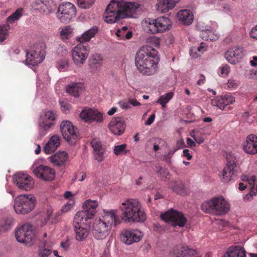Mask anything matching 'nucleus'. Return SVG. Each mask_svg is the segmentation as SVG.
<instances>
[{"mask_svg": "<svg viewBox=\"0 0 257 257\" xmlns=\"http://www.w3.org/2000/svg\"><path fill=\"white\" fill-rule=\"evenodd\" d=\"M139 7V5L135 2L111 0L104 13V20L107 23H114L120 19L133 18Z\"/></svg>", "mask_w": 257, "mask_h": 257, "instance_id": "1", "label": "nucleus"}, {"mask_svg": "<svg viewBox=\"0 0 257 257\" xmlns=\"http://www.w3.org/2000/svg\"><path fill=\"white\" fill-rule=\"evenodd\" d=\"M156 50L151 46H147L140 48L136 54L135 64L142 74L147 75L154 74L157 70V64L154 61Z\"/></svg>", "mask_w": 257, "mask_h": 257, "instance_id": "2", "label": "nucleus"}, {"mask_svg": "<svg viewBox=\"0 0 257 257\" xmlns=\"http://www.w3.org/2000/svg\"><path fill=\"white\" fill-rule=\"evenodd\" d=\"M116 211L111 210L105 211L101 217L96 220L93 226L92 233L95 238L98 240L105 239L110 233L113 223L116 226L120 221L116 216Z\"/></svg>", "mask_w": 257, "mask_h": 257, "instance_id": "3", "label": "nucleus"}, {"mask_svg": "<svg viewBox=\"0 0 257 257\" xmlns=\"http://www.w3.org/2000/svg\"><path fill=\"white\" fill-rule=\"evenodd\" d=\"M119 209L122 212L121 219L125 222H143L146 219L145 213L137 199L125 200L121 204Z\"/></svg>", "mask_w": 257, "mask_h": 257, "instance_id": "4", "label": "nucleus"}, {"mask_svg": "<svg viewBox=\"0 0 257 257\" xmlns=\"http://www.w3.org/2000/svg\"><path fill=\"white\" fill-rule=\"evenodd\" d=\"M201 209L206 213L221 215L228 212L229 206L222 196H219L203 202Z\"/></svg>", "mask_w": 257, "mask_h": 257, "instance_id": "5", "label": "nucleus"}, {"mask_svg": "<svg viewBox=\"0 0 257 257\" xmlns=\"http://www.w3.org/2000/svg\"><path fill=\"white\" fill-rule=\"evenodd\" d=\"M143 24L146 30L152 34H156L169 30L172 23L168 18L161 17L156 19L145 20Z\"/></svg>", "mask_w": 257, "mask_h": 257, "instance_id": "6", "label": "nucleus"}, {"mask_svg": "<svg viewBox=\"0 0 257 257\" xmlns=\"http://www.w3.org/2000/svg\"><path fill=\"white\" fill-rule=\"evenodd\" d=\"M36 204V198L33 195H21L16 198L14 207L17 213L26 214L34 209Z\"/></svg>", "mask_w": 257, "mask_h": 257, "instance_id": "7", "label": "nucleus"}, {"mask_svg": "<svg viewBox=\"0 0 257 257\" xmlns=\"http://www.w3.org/2000/svg\"><path fill=\"white\" fill-rule=\"evenodd\" d=\"M15 235L18 241L31 245L35 239V227L30 223H25L18 228Z\"/></svg>", "mask_w": 257, "mask_h": 257, "instance_id": "8", "label": "nucleus"}, {"mask_svg": "<svg viewBox=\"0 0 257 257\" xmlns=\"http://www.w3.org/2000/svg\"><path fill=\"white\" fill-rule=\"evenodd\" d=\"M98 206L96 201L90 200H86L83 205V210L78 211L75 214V221H87L93 218L96 212V207Z\"/></svg>", "mask_w": 257, "mask_h": 257, "instance_id": "9", "label": "nucleus"}, {"mask_svg": "<svg viewBox=\"0 0 257 257\" xmlns=\"http://www.w3.org/2000/svg\"><path fill=\"white\" fill-rule=\"evenodd\" d=\"M161 219L173 226L183 227L186 224L187 219L181 212L171 209L161 215Z\"/></svg>", "mask_w": 257, "mask_h": 257, "instance_id": "10", "label": "nucleus"}, {"mask_svg": "<svg viewBox=\"0 0 257 257\" xmlns=\"http://www.w3.org/2000/svg\"><path fill=\"white\" fill-rule=\"evenodd\" d=\"M76 15L75 6L69 2L59 5L57 11V18L62 23H68Z\"/></svg>", "mask_w": 257, "mask_h": 257, "instance_id": "11", "label": "nucleus"}, {"mask_svg": "<svg viewBox=\"0 0 257 257\" xmlns=\"http://www.w3.org/2000/svg\"><path fill=\"white\" fill-rule=\"evenodd\" d=\"M60 130L64 139L69 143L74 144L77 138L78 132L71 122L68 120L63 121L60 124Z\"/></svg>", "mask_w": 257, "mask_h": 257, "instance_id": "12", "label": "nucleus"}, {"mask_svg": "<svg viewBox=\"0 0 257 257\" xmlns=\"http://www.w3.org/2000/svg\"><path fill=\"white\" fill-rule=\"evenodd\" d=\"M89 52L87 46L82 43L74 47L71 51L72 60L74 64L78 66L83 64L88 56Z\"/></svg>", "mask_w": 257, "mask_h": 257, "instance_id": "13", "label": "nucleus"}, {"mask_svg": "<svg viewBox=\"0 0 257 257\" xmlns=\"http://www.w3.org/2000/svg\"><path fill=\"white\" fill-rule=\"evenodd\" d=\"M226 159L227 163L222 173V180L224 182H228L231 179H234L237 173L235 158L229 155L227 156Z\"/></svg>", "mask_w": 257, "mask_h": 257, "instance_id": "14", "label": "nucleus"}, {"mask_svg": "<svg viewBox=\"0 0 257 257\" xmlns=\"http://www.w3.org/2000/svg\"><path fill=\"white\" fill-rule=\"evenodd\" d=\"M13 182L20 189L26 191L30 190L34 186L32 178L28 174L18 173L13 177Z\"/></svg>", "mask_w": 257, "mask_h": 257, "instance_id": "15", "label": "nucleus"}, {"mask_svg": "<svg viewBox=\"0 0 257 257\" xmlns=\"http://www.w3.org/2000/svg\"><path fill=\"white\" fill-rule=\"evenodd\" d=\"M44 59V53L43 51H42L38 47H33L26 54V64L35 66L41 63Z\"/></svg>", "mask_w": 257, "mask_h": 257, "instance_id": "16", "label": "nucleus"}, {"mask_svg": "<svg viewBox=\"0 0 257 257\" xmlns=\"http://www.w3.org/2000/svg\"><path fill=\"white\" fill-rule=\"evenodd\" d=\"M143 235L142 232L138 229H127L122 232L120 239L126 244H131L139 241Z\"/></svg>", "mask_w": 257, "mask_h": 257, "instance_id": "17", "label": "nucleus"}, {"mask_svg": "<svg viewBox=\"0 0 257 257\" xmlns=\"http://www.w3.org/2000/svg\"><path fill=\"white\" fill-rule=\"evenodd\" d=\"M33 172L37 177L44 181H52L55 178V170L47 166L40 165L34 169Z\"/></svg>", "mask_w": 257, "mask_h": 257, "instance_id": "18", "label": "nucleus"}, {"mask_svg": "<svg viewBox=\"0 0 257 257\" xmlns=\"http://www.w3.org/2000/svg\"><path fill=\"white\" fill-rule=\"evenodd\" d=\"M87 221H75V216L74 218V226L76 233V240L82 241L85 239L89 234V227L87 225Z\"/></svg>", "mask_w": 257, "mask_h": 257, "instance_id": "19", "label": "nucleus"}, {"mask_svg": "<svg viewBox=\"0 0 257 257\" xmlns=\"http://www.w3.org/2000/svg\"><path fill=\"white\" fill-rule=\"evenodd\" d=\"M80 116L85 121L89 122L93 121L99 122L103 120L102 114L95 109L85 108L80 113Z\"/></svg>", "mask_w": 257, "mask_h": 257, "instance_id": "20", "label": "nucleus"}, {"mask_svg": "<svg viewBox=\"0 0 257 257\" xmlns=\"http://www.w3.org/2000/svg\"><path fill=\"white\" fill-rule=\"evenodd\" d=\"M235 98L231 95L226 94L216 97L211 101L212 105L216 106L221 110H224L226 106L233 103Z\"/></svg>", "mask_w": 257, "mask_h": 257, "instance_id": "21", "label": "nucleus"}, {"mask_svg": "<svg viewBox=\"0 0 257 257\" xmlns=\"http://www.w3.org/2000/svg\"><path fill=\"white\" fill-rule=\"evenodd\" d=\"M242 48L239 46H234L228 49L225 53V58L231 64L239 62L242 56Z\"/></svg>", "mask_w": 257, "mask_h": 257, "instance_id": "22", "label": "nucleus"}, {"mask_svg": "<svg viewBox=\"0 0 257 257\" xmlns=\"http://www.w3.org/2000/svg\"><path fill=\"white\" fill-rule=\"evenodd\" d=\"M110 131L115 135H121L125 130L124 121L120 117L113 118L109 124Z\"/></svg>", "mask_w": 257, "mask_h": 257, "instance_id": "23", "label": "nucleus"}, {"mask_svg": "<svg viewBox=\"0 0 257 257\" xmlns=\"http://www.w3.org/2000/svg\"><path fill=\"white\" fill-rule=\"evenodd\" d=\"M243 148L247 154L257 153V137L252 134L248 135L246 142L243 144Z\"/></svg>", "mask_w": 257, "mask_h": 257, "instance_id": "24", "label": "nucleus"}, {"mask_svg": "<svg viewBox=\"0 0 257 257\" xmlns=\"http://www.w3.org/2000/svg\"><path fill=\"white\" fill-rule=\"evenodd\" d=\"M172 253L173 257H194L196 251L188 246L181 245L174 249Z\"/></svg>", "mask_w": 257, "mask_h": 257, "instance_id": "25", "label": "nucleus"}, {"mask_svg": "<svg viewBox=\"0 0 257 257\" xmlns=\"http://www.w3.org/2000/svg\"><path fill=\"white\" fill-rule=\"evenodd\" d=\"M157 10L161 13H166L173 9L180 0H157Z\"/></svg>", "mask_w": 257, "mask_h": 257, "instance_id": "26", "label": "nucleus"}, {"mask_svg": "<svg viewBox=\"0 0 257 257\" xmlns=\"http://www.w3.org/2000/svg\"><path fill=\"white\" fill-rule=\"evenodd\" d=\"M91 146L93 148L94 158L98 162H101L103 160V155L105 149L102 145L101 142L98 139H94L91 142Z\"/></svg>", "mask_w": 257, "mask_h": 257, "instance_id": "27", "label": "nucleus"}, {"mask_svg": "<svg viewBox=\"0 0 257 257\" xmlns=\"http://www.w3.org/2000/svg\"><path fill=\"white\" fill-rule=\"evenodd\" d=\"M60 145V138L58 135H53L46 144L44 151L46 154H50L54 152Z\"/></svg>", "mask_w": 257, "mask_h": 257, "instance_id": "28", "label": "nucleus"}, {"mask_svg": "<svg viewBox=\"0 0 257 257\" xmlns=\"http://www.w3.org/2000/svg\"><path fill=\"white\" fill-rule=\"evenodd\" d=\"M49 160L55 165L64 166L68 160V154L65 152H60L49 157Z\"/></svg>", "mask_w": 257, "mask_h": 257, "instance_id": "29", "label": "nucleus"}, {"mask_svg": "<svg viewBox=\"0 0 257 257\" xmlns=\"http://www.w3.org/2000/svg\"><path fill=\"white\" fill-rule=\"evenodd\" d=\"M38 4L40 5V9L46 15L53 13L56 8V4L53 0H40Z\"/></svg>", "mask_w": 257, "mask_h": 257, "instance_id": "30", "label": "nucleus"}, {"mask_svg": "<svg viewBox=\"0 0 257 257\" xmlns=\"http://www.w3.org/2000/svg\"><path fill=\"white\" fill-rule=\"evenodd\" d=\"M177 17L179 21L186 25H190L194 19L192 13L189 10H182L177 14Z\"/></svg>", "mask_w": 257, "mask_h": 257, "instance_id": "31", "label": "nucleus"}, {"mask_svg": "<svg viewBox=\"0 0 257 257\" xmlns=\"http://www.w3.org/2000/svg\"><path fill=\"white\" fill-rule=\"evenodd\" d=\"M84 86L81 83H71L68 85L66 90L67 92L74 97H78L83 91Z\"/></svg>", "mask_w": 257, "mask_h": 257, "instance_id": "32", "label": "nucleus"}, {"mask_svg": "<svg viewBox=\"0 0 257 257\" xmlns=\"http://www.w3.org/2000/svg\"><path fill=\"white\" fill-rule=\"evenodd\" d=\"M224 257H246L245 251L240 246L230 247Z\"/></svg>", "mask_w": 257, "mask_h": 257, "instance_id": "33", "label": "nucleus"}, {"mask_svg": "<svg viewBox=\"0 0 257 257\" xmlns=\"http://www.w3.org/2000/svg\"><path fill=\"white\" fill-rule=\"evenodd\" d=\"M97 32V27L96 26H93L85 32L81 36L77 39V40L81 43L89 41L92 38L94 37Z\"/></svg>", "mask_w": 257, "mask_h": 257, "instance_id": "34", "label": "nucleus"}, {"mask_svg": "<svg viewBox=\"0 0 257 257\" xmlns=\"http://www.w3.org/2000/svg\"><path fill=\"white\" fill-rule=\"evenodd\" d=\"M102 59L99 55H96L94 56L90 62V66L94 70H97L102 65Z\"/></svg>", "mask_w": 257, "mask_h": 257, "instance_id": "35", "label": "nucleus"}, {"mask_svg": "<svg viewBox=\"0 0 257 257\" xmlns=\"http://www.w3.org/2000/svg\"><path fill=\"white\" fill-rule=\"evenodd\" d=\"M173 96L172 92H169L161 96L157 100V103H160L163 108L166 107V104Z\"/></svg>", "mask_w": 257, "mask_h": 257, "instance_id": "36", "label": "nucleus"}, {"mask_svg": "<svg viewBox=\"0 0 257 257\" xmlns=\"http://www.w3.org/2000/svg\"><path fill=\"white\" fill-rule=\"evenodd\" d=\"M51 253V248L47 245L46 242H43L40 246L39 255L40 257H48Z\"/></svg>", "mask_w": 257, "mask_h": 257, "instance_id": "37", "label": "nucleus"}, {"mask_svg": "<svg viewBox=\"0 0 257 257\" xmlns=\"http://www.w3.org/2000/svg\"><path fill=\"white\" fill-rule=\"evenodd\" d=\"M170 187L175 192L179 193L184 189V185L181 181H174L171 183Z\"/></svg>", "mask_w": 257, "mask_h": 257, "instance_id": "38", "label": "nucleus"}, {"mask_svg": "<svg viewBox=\"0 0 257 257\" xmlns=\"http://www.w3.org/2000/svg\"><path fill=\"white\" fill-rule=\"evenodd\" d=\"M10 29L9 25L0 26V42L4 41L9 35L8 31Z\"/></svg>", "mask_w": 257, "mask_h": 257, "instance_id": "39", "label": "nucleus"}, {"mask_svg": "<svg viewBox=\"0 0 257 257\" xmlns=\"http://www.w3.org/2000/svg\"><path fill=\"white\" fill-rule=\"evenodd\" d=\"M78 7L81 9H89L94 3L95 0H77Z\"/></svg>", "mask_w": 257, "mask_h": 257, "instance_id": "40", "label": "nucleus"}, {"mask_svg": "<svg viewBox=\"0 0 257 257\" xmlns=\"http://www.w3.org/2000/svg\"><path fill=\"white\" fill-rule=\"evenodd\" d=\"M72 30L70 26H67L62 29L60 36L63 40H66L71 37Z\"/></svg>", "mask_w": 257, "mask_h": 257, "instance_id": "41", "label": "nucleus"}, {"mask_svg": "<svg viewBox=\"0 0 257 257\" xmlns=\"http://www.w3.org/2000/svg\"><path fill=\"white\" fill-rule=\"evenodd\" d=\"M156 169L158 177L163 180H165L167 178V176L169 175L168 170L166 169L162 168L160 166H157Z\"/></svg>", "mask_w": 257, "mask_h": 257, "instance_id": "42", "label": "nucleus"}, {"mask_svg": "<svg viewBox=\"0 0 257 257\" xmlns=\"http://www.w3.org/2000/svg\"><path fill=\"white\" fill-rule=\"evenodd\" d=\"M22 9L17 10L14 13L7 18V21L9 23H13L17 21L22 16Z\"/></svg>", "mask_w": 257, "mask_h": 257, "instance_id": "43", "label": "nucleus"}, {"mask_svg": "<svg viewBox=\"0 0 257 257\" xmlns=\"http://www.w3.org/2000/svg\"><path fill=\"white\" fill-rule=\"evenodd\" d=\"M126 148L125 144L116 146L114 148V153L117 156L125 154L127 153Z\"/></svg>", "mask_w": 257, "mask_h": 257, "instance_id": "44", "label": "nucleus"}, {"mask_svg": "<svg viewBox=\"0 0 257 257\" xmlns=\"http://www.w3.org/2000/svg\"><path fill=\"white\" fill-rule=\"evenodd\" d=\"M53 125V123H46L43 122L40 125V133L42 136H44L49 128Z\"/></svg>", "mask_w": 257, "mask_h": 257, "instance_id": "45", "label": "nucleus"}, {"mask_svg": "<svg viewBox=\"0 0 257 257\" xmlns=\"http://www.w3.org/2000/svg\"><path fill=\"white\" fill-rule=\"evenodd\" d=\"M68 65L69 63L68 59L67 58L61 59L59 60L57 63V68L60 71L67 69Z\"/></svg>", "mask_w": 257, "mask_h": 257, "instance_id": "46", "label": "nucleus"}, {"mask_svg": "<svg viewBox=\"0 0 257 257\" xmlns=\"http://www.w3.org/2000/svg\"><path fill=\"white\" fill-rule=\"evenodd\" d=\"M197 50L198 52H201L202 50L205 51V49L204 48V46L202 45V44H201V45L197 48L195 47L192 48L190 50V55L195 58L200 56V54L197 53Z\"/></svg>", "mask_w": 257, "mask_h": 257, "instance_id": "47", "label": "nucleus"}, {"mask_svg": "<svg viewBox=\"0 0 257 257\" xmlns=\"http://www.w3.org/2000/svg\"><path fill=\"white\" fill-rule=\"evenodd\" d=\"M247 182H248V184L250 186L252 185V187L251 188V190H252L251 191L253 193V194H255V193H256L257 186H254V184H255V177L254 176L248 177Z\"/></svg>", "mask_w": 257, "mask_h": 257, "instance_id": "48", "label": "nucleus"}, {"mask_svg": "<svg viewBox=\"0 0 257 257\" xmlns=\"http://www.w3.org/2000/svg\"><path fill=\"white\" fill-rule=\"evenodd\" d=\"M55 118V113L53 111H47L45 112L44 119L49 121L54 120Z\"/></svg>", "mask_w": 257, "mask_h": 257, "instance_id": "49", "label": "nucleus"}, {"mask_svg": "<svg viewBox=\"0 0 257 257\" xmlns=\"http://www.w3.org/2000/svg\"><path fill=\"white\" fill-rule=\"evenodd\" d=\"M185 146L184 141L183 139H180L178 140L176 144V145L174 147V152L178 150L181 148H184Z\"/></svg>", "mask_w": 257, "mask_h": 257, "instance_id": "50", "label": "nucleus"}, {"mask_svg": "<svg viewBox=\"0 0 257 257\" xmlns=\"http://www.w3.org/2000/svg\"><path fill=\"white\" fill-rule=\"evenodd\" d=\"M127 31V27L126 26H124L122 28L121 30H118L116 33V35L118 37L122 38L123 37V34L126 33Z\"/></svg>", "mask_w": 257, "mask_h": 257, "instance_id": "51", "label": "nucleus"}, {"mask_svg": "<svg viewBox=\"0 0 257 257\" xmlns=\"http://www.w3.org/2000/svg\"><path fill=\"white\" fill-rule=\"evenodd\" d=\"M60 103L62 108V110L66 112L67 111L69 110L70 108V105L67 103V102H64V101H60Z\"/></svg>", "mask_w": 257, "mask_h": 257, "instance_id": "52", "label": "nucleus"}, {"mask_svg": "<svg viewBox=\"0 0 257 257\" xmlns=\"http://www.w3.org/2000/svg\"><path fill=\"white\" fill-rule=\"evenodd\" d=\"M73 203H68L63 206L62 208L61 209V211L63 213H66L69 211L73 207Z\"/></svg>", "mask_w": 257, "mask_h": 257, "instance_id": "53", "label": "nucleus"}, {"mask_svg": "<svg viewBox=\"0 0 257 257\" xmlns=\"http://www.w3.org/2000/svg\"><path fill=\"white\" fill-rule=\"evenodd\" d=\"M229 71V68L228 65H226L221 68V75H227Z\"/></svg>", "mask_w": 257, "mask_h": 257, "instance_id": "54", "label": "nucleus"}, {"mask_svg": "<svg viewBox=\"0 0 257 257\" xmlns=\"http://www.w3.org/2000/svg\"><path fill=\"white\" fill-rule=\"evenodd\" d=\"M155 118V114H152L145 122V124L150 125L154 121Z\"/></svg>", "mask_w": 257, "mask_h": 257, "instance_id": "55", "label": "nucleus"}, {"mask_svg": "<svg viewBox=\"0 0 257 257\" xmlns=\"http://www.w3.org/2000/svg\"><path fill=\"white\" fill-rule=\"evenodd\" d=\"M119 105L123 109H128L130 108L129 101L127 102L121 101L119 102Z\"/></svg>", "mask_w": 257, "mask_h": 257, "instance_id": "56", "label": "nucleus"}, {"mask_svg": "<svg viewBox=\"0 0 257 257\" xmlns=\"http://www.w3.org/2000/svg\"><path fill=\"white\" fill-rule=\"evenodd\" d=\"M238 85V82L237 81L234 80H229L228 81V86L229 87H236Z\"/></svg>", "mask_w": 257, "mask_h": 257, "instance_id": "57", "label": "nucleus"}, {"mask_svg": "<svg viewBox=\"0 0 257 257\" xmlns=\"http://www.w3.org/2000/svg\"><path fill=\"white\" fill-rule=\"evenodd\" d=\"M250 35L252 38L257 40V26L251 30Z\"/></svg>", "mask_w": 257, "mask_h": 257, "instance_id": "58", "label": "nucleus"}, {"mask_svg": "<svg viewBox=\"0 0 257 257\" xmlns=\"http://www.w3.org/2000/svg\"><path fill=\"white\" fill-rule=\"evenodd\" d=\"M183 156L187 158L188 160H190L192 158V155L189 152V150L188 149H185L183 151Z\"/></svg>", "mask_w": 257, "mask_h": 257, "instance_id": "59", "label": "nucleus"}, {"mask_svg": "<svg viewBox=\"0 0 257 257\" xmlns=\"http://www.w3.org/2000/svg\"><path fill=\"white\" fill-rule=\"evenodd\" d=\"M129 103H130V105L132 104V105H133L134 106L141 105V103L139 101H138L136 99H130Z\"/></svg>", "mask_w": 257, "mask_h": 257, "instance_id": "60", "label": "nucleus"}, {"mask_svg": "<svg viewBox=\"0 0 257 257\" xmlns=\"http://www.w3.org/2000/svg\"><path fill=\"white\" fill-rule=\"evenodd\" d=\"M200 77V78L197 82V84L199 85L203 84L205 82V76L203 74H201Z\"/></svg>", "mask_w": 257, "mask_h": 257, "instance_id": "61", "label": "nucleus"}, {"mask_svg": "<svg viewBox=\"0 0 257 257\" xmlns=\"http://www.w3.org/2000/svg\"><path fill=\"white\" fill-rule=\"evenodd\" d=\"M187 143L189 146L195 147L196 146L195 143L190 138H187Z\"/></svg>", "mask_w": 257, "mask_h": 257, "instance_id": "62", "label": "nucleus"}, {"mask_svg": "<svg viewBox=\"0 0 257 257\" xmlns=\"http://www.w3.org/2000/svg\"><path fill=\"white\" fill-rule=\"evenodd\" d=\"M250 63L252 66L257 65V56H253L252 60L250 61Z\"/></svg>", "mask_w": 257, "mask_h": 257, "instance_id": "63", "label": "nucleus"}, {"mask_svg": "<svg viewBox=\"0 0 257 257\" xmlns=\"http://www.w3.org/2000/svg\"><path fill=\"white\" fill-rule=\"evenodd\" d=\"M116 110L117 108L116 107H113L107 111V114L109 115H112L116 111Z\"/></svg>", "mask_w": 257, "mask_h": 257, "instance_id": "64", "label": "nucleus"}]
</instances>
